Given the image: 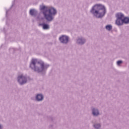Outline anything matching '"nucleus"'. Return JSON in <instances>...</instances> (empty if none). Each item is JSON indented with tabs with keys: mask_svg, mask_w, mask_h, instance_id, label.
<instances>
[{
	"mask_svg": "<svg viewBox=\"0 0 129 129\" xmlns=\"http://www.w3.org/2000/svg\"><path fill=\"white\" fill-rule=\"evenodd\" d=\"M29 14L30 16L32 17H36L37 16V14H38V11L35 9H31L29 12Z\"/></svg>",
	"mask_w": 129,
	"mask_h": 129,
	"instance_id": "11",
	"label": "nucleus"
},
{
	"mask_svg": "<svg viewBox=\"0 0 129 129\" xmlns=\"http://www.w3.org/2000/svg\"><path fill=\"white\" fill-rule=\"evenodd\" d=\"M86 43V39L84 37H79L76 40V44L78 45H80L82 46V45H84Z\"/></svg>",
	"mask_w": 129,
	"mask_h": 129,
	"instance_id": "8",
	"label": "nucleus"
},
{
	"mask_svg": "<svg viewBox=\"0 0 129 129\" xmlns=\"http://www.w3.org/2000/svg\"><path fill=\"white\" fill-rule=\"evenodd\" d=\"M9 11L10 10H6V17L8 16V13H9Z\"/></svg>",
	"mask_w": 129,
	"mask_h": 129,
	"instance_id": "16",
	"label": "nucleus"
},
{
	"mask_svg": "<svg viewBox=\"0 0 129 129\" xmlns=\"http://www.w3.org/2000/svg\"><path fill=\"white\" fill-rule=\"evenodd\" d=\"M17 82L20 85H24L28 82V78L23 75H20L17 77Z\"/></svg>",
	"mask_w": 129,
	"mask_h": 129,
	"instance_id": "5",
	"label": "nucleus"
},
{
	"mask_svg": "<svg viewBox=\"0 0 129 129\" xmlns=\"http://www.w3.org/2000/svg\"><path fill=\"white\" fill-rule=\"evenodd\" d=\"M93 126L95 129H100L101 128V123H96L94 124Z\"/></svg>",
	"mask_w": 129,
	"mask_h": 129,
	"instance_id": "13",
	"label": "nucleus"
},
{
	"mask_svg": "<svg viewBox=\"0 0 129 129\" xmlns=\"http://www.w3.org/2000/svg\"><path fill=\"white\" fill-rule=\"evenodd\" d=\"M39 10L47 22H52L54 17L57 15V10L52 6H46L44 4L39 6Z\"/></svg>",
	"mask_w": 129,
	"mask_h": 129,
	"instance_id": "1",
	"label": "nucleus"
},
{
	"mask_svg": "<svg viewBox=\"0 0 129 129\" xmlns=\"http://www.w3.org/2000/svg\"><path fill=\"white\" fill-rule=\"evenodd\" d=\"M90 13L97 19H102L106 14V8L102 4H96L92 7Z\"/></svg>",
	"mask_w": 129,
	"mask_h": 129,
	"instance_id": "3",
	"label": "nucleus"
},
{
	"mask_svg": "<svg viewBox=\"0 0 129 129\" xmlns=\"http://www.w3.org/2000/svg\"><path fill=\"white\" fill-rule=\"evenodd\" d=\"M123 24H129V18L125 17L124 16V18L123 19V21H122L121 26L123 25Z\"/></svg>",
	"mask_w": 129,
	"mask_h": 129,
	"instance_id": "12",
	"label": "nucleus"
},
{
	"mask_svg": "<svg viewBox=\"0 0 129 129\" xmlns=\"http://www.w3.org/2000/svg\"><path fill=\"white\" fill-rule=\"evenodd\" d=\"M49 67H50V64L48 63H45L43 60L36 58L32 59L30 64L31 69L38 73L43 72V71H47Z\"/></svg>",
	"mask_w": 129,
	"mask_h": 129,
	"instance_id": "2",
	"label": "nucleus"
},
{
	"mask_svg": "<svg viewBox=\"0 0 129 129\" xmlns=\"http://www.w3.org/2000/svg\"><path fill=\"white\" fill-rule=\"evenodd\" d=\"M122 63H123L122 60H118L117 61V66H120V64H122Z\"/></svg>",
	"mask_w": 129,
	"mask_h": 129,
	"instance_id": "15",
	"label": "nucleus"
},
{
	"mask_svg": "<svg viewBox=\"0 0 129 129\" xmlns=\"http://www.w3.org/2000/svg\"><path fill=\"white\" fill-rule=\"evenodd\" d=\"M35 100V101H38V102L43 101V100H44V95H43V94L38 93L36 94Z\"/></svg>",
	"mask_w": 129,
	"mask_h": 129,
	"instance_id": "9",
	"label": "nucleus"
},
{
	"mask_svg": "<svg viewBox=\"0 0 129 129\" xmlns=\"http://www.w3.org/2000/svg\"><path fill=\"white\" fill-rule=\"evenodd\" d=\"M59 40L62 44H68L69 42V37L66 35H62L59 37Z\"/></svg>",
	"mask_w": 129,
	"mask_h": 129,
	"instance_id": "7",
	"label": "nucleus"
},
{
	"mask_svg": "<svg viewBox=\"0 0 129 129\" xmlns=\"http://www.w3.org/2000/svg\"><path fill=\"white\" fill-rule=\"evenodd\" d=\"M105 29L109 32L112 30V26L111 25H108L105 26Z\"/></svg>",
	"mask_w": 129,
	"mask_h": 129,
	"instance_id": "14",
	"label": "nucleus"
},
{
	"mask_svg": "<svg viewBox=\"0 0 129 129\" xmlns=\"http://www.w3.org/2000/svg\"><path fill=\"white\" fill-rule=\"evenodd\" d=\"M39 26L42 27L43 30H49L50 29V25L48 24H46L45 23H42L39 24Z\"/></svg>",
	"mask_w": 129,
	"mask_h": 129,
	"instance_id": "10",
	"label": "nucleus"
},
{
	"mask_svg": "<svg viewBox=\"0 0 129 129\" xmlns=\"http://www.w3.org/2000/svg\"><path fill=\"white\" fill-rule=\"evenodd\" d=\"M50 119H51V121H53V120L54 119V118H51Z\"/></svg>",
	"mask_w": 129,
	"mask_h": 129,
	"instance_id": "18",
	"label": "nucleus"
},
{
	"mask_svg": "<svg viewBox=\"0 0 129 129\" xmlns=\"http://www.w3.org/2000/svg\"><path fill=\"white\" fill-rule=\"evenodd\" d=\"M92 115L93 116L95 117H97L100 115V112L99 111V109L97 108L93 107L91 108Z\"/></svg>",
	"mask_w": 129,
	"mask_h": 129,
	"instance_id": "6",
	"label": "nucleus"
},
{
	"mask_svg": "<svg viewBox=\"0 0 129 129\" xmlns=\"http://www.w3.org/2000/svg\"><path fill=\"white\" fill-rule=\"evenodd\" d=\"M115 17L116 19L115 21V24L117 25V26L120 27V26H121V24L123 21L124 14L120 12L117 13L115 14Z\"/></svg>",
	"mask_w": 129,
	"mask_h": 129,
	"instance_id": "4",
	"label": "nucleus"
},
{
	"mask_svg": "<svg viewBox=\"0 0 129 129\" xmlns=\"http://www.w3.org/2000/svg\"><path fill=\"white\" fill-rule=\"evenodd\" d=\"M0 129H3V125L0 124Z\"/></svg>",
	"mask_w": 129,
	"mask_h": 129,
	"instance_id": "17",
	"label": "nucleus"
}]
</instances>
